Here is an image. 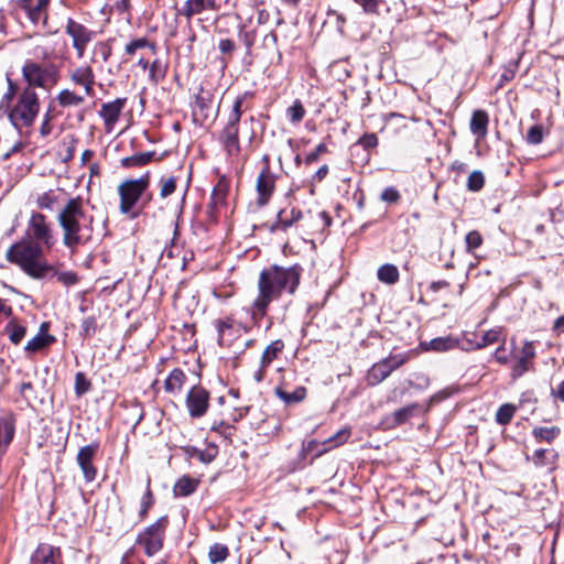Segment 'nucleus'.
Listing matches in <instances>:
<instances>
[{"label": "nucleus", "mask_w": 564, "mask_h": 564, "mask_svg": "<svg viewBox=\"0 0 564 564\" xmlns=\"http://www.w3.org/2000/svg\"><path fill=\"white\" fill-rule=\"evenodd\" d=\"M97 324L95 317L89 316L83 319L82 330L85 334V336H91L93 334H95Z\"/></svg>", "instance_id": "bf43d9fd"}, {"label": "nucleus", "mask_w": 564, "mask_h": 564, "mask_svg": "<svg viewBox=\"0 0 564 564\" xmlns=\"http://www.w3.org/2000/svg\"><path fill=\"white\" fill-rule=\"evenodd\" d=\"M126 104L127 98H117L101 105L99 116L104 120L106 132L110 133L113 130Z\"/></svg>", "instance_id": "ddd939ff"}, {"label": "nucleus", "mask_w": 564, "mask_h": 564, "mask_svg": "<svg viewBox=\"0 0 564 564\" xmlns=\"http://www.w3.org/2000/svg\"><path fill=\"white\" fill-rule=\"evenodd\" d=\"M358 3L365 13L367 14H378L379 6L383 3V0H355Z\"/></svg>", "instance_id": "5fc2aeb1"}, {"label": "nucleus", "mask_w": 564, "mask_h": 564, "mask_svg": "<svg viewBox=\"0 0 564 564\" xmlns=\"http://www.w3.org/2000/svg\"><path fill=\"white\" fill-rule=\"evenodd\" d=\"M246 95L238 96L232 105V109L228 115L227 124L225 126L220 139L225 145V149L229 155H237L240 152L239 147V121L242 116V106L245 102Z\"/></svg>", "instance_id": "423d86ee"}, {"label": "nucleus", "mask_w": 564, "mask_h": 564, "mask_svg": "<svg viewBox=\"0 0 564 564\" xmlns=\"http://www.w3.org/2000/svg\"><path fill=\"white\" fill-rule=\"evenodd\" d=\"M45 332L46 325L42 324L40 333L32 339H30L25 345V350L34 352L52 344L55 340V338L51 335L45 334Z\"/></svg>", "instance_id": "cd10ccee"}, {"label": "nucleus", "mask_w": 564, "mask_h": 564, "mask_svg": "<svg viewBox=\"0 0 564 564\" xmlns=\"http://www.w3.org/2000/svg\"><path fill=\"white\" fill-rule=\"evenodd\" d=\"M33 0H12L15 8L23 10L33 24H37L41 20L47 19V7L51 0H36V4L32 6Z\"/></svg>", "instance_id": "2eb2a0df"}, {"label": "nucleus", "mask_w": 564, "mask_h": 564, "mask_svg": "<svg viewBox=\"0 0 564 564\" xmlns=\"http://www.w3.org/2000/svg\"><path fill=\"white\" fill-rule=\"evenodd\" d=\"M144 47H150L152 51H155V45L153 43L149 42L145 37H139L124 46V53L129 56H132L138 50Z\"/></svg>", "instance_id": "37998d69"}, {"label": "nucleus", "mask_w": 564, "mask_h": 564, "mask_svg": "<svg viewBox=\"0 0 564 564\" xmlns=\"http://www.w3.org/2000/svg\"><path fill=\"white\" fill-rule=\"evenodd\" d=\"M449 286V283L445 280H440V281H434L431 283L430 285V289L433 291V292H438L443 289H446Z\"/></svg>", "instance_id": "774afa93"}, {"label": "nucleus", "mask_w": 564, "mask_h": 564, "mask_svg": "<svg viewBox=\"0 0 564 564\" xmlns=\"http://www.w3.org/2000/svg\"><path fill=\"white\" fill-rule=\"evenodd\" d=\"M154 155V152H142L131 156L123 158L121 165L123 167H134L148 164Z\"/></svg>", "instance_id": "c9c22d12"}, {"label": "nucleus", "mask_w": 564, "mask_h": 564, "mask_svg": "<svg viewBox=\"0 0 564 564\" xmlns=\"http://www.w3.org/2000/svg\"><path fill=\"white\" fill-rule=\"evenodd\" d=\"M283 349L284 343L281 339H276L272 341L269 346H267L261 356L260 362L262 365V368L269 367L271 362L279 356V354L282 352Z\"/></svg>", "instance_id": "2f4dec72"}, {"label": "nucleus", "mask_w": 564, "mask_h": 564, "mask_svg": "<svg viewBox=\"0 0 564 564\" xmlns=\"http://www.w3.org/2000/svg\"><path fill=\"white\" fill-rule=\"evenodd\" d=\"M275 395L281 399L286 405L295 404L302 402L307 394V390L305 387L300 386L294 389V391L290 392L286 390V383L275 387L274 389Z\"/></svg>", "instance_id": "4be33fe9"}, {"label": "nucleus", "mask_w": 564, "mask_h": 564, "mask_svg": "<svg viewBox=\"0 0 564 564\" xmlns=\"http://www.w3.org/2000/svg\"><path fill=\"white\" fill-rule=\"evenodd\" d=\"M176 189V177L169 176L160 180V196L166 198Z\"/></svg>", "instance_id": "de8ad7c7"}, {"label": "nucleus", "mask_w": 564, "mask_h": 564, "mask_svg": "<svg viewBox=\"0 0 564 564\" xmlns=\"http://www.w3.org/2000/svg\"><path fill=\"white\" fill-rule=\"evenodd\" d=\"M220 4L216 0H186L184 6L177 10L176 15L191 20L193 17L205 12H216Z\"/></svg>", "instance_id": "4468645a"}, {"label": "nucleus", "mask_w": 564, "mask_h": 564, "mask_svg": "<svg viewBox=\"0 0 564 564\" xmlns=\"http://www.w3.org/2000/svg\"><path fill=\"white\" fill-rule=\"evenodd\" d=\"M414 410V405H409L394 411L391 416L384 420V426L390 429L403 424L413 415Z\"/></svg>", "instance_id": "c85d7f7f"}, {"label": "nucleus", "mask_w": 564, "mask_h": 564, "mask_svg": "<svg viewBox=\"0 0 564 564\" xmlns=\"http://www.w3.org/2000/svg\"><path fill=\"white\" fill-rule=\"evenodd\" d=\"M411 352L391 354L382 359L389 367L390 371H394L410 360Z\"/></svg>", "instance_id": "58836bf2"}, {"label": "nucleus", "mask_w": 564, "mask_h": 564, "mask_svg": "<svg viewBox=\"0 0 564 564\" xmlns=\"http://www.w3.org/2000/svg\"><path fill=\"white\" fill-rule=\"evenodd\" d=\"M95 52L100 54L104 62H107L111 55V47L105 42H99L95 45Z\"/></svg>", "instance_id": "e2e57ef3"}, {"label": "nucleus", "mask_w": 564, "mask_h": 564, "mask_svg": "<svg viewBox=\"0 0 564 564\" xmlns=\"http://www.w3.org/2000/svg\"><path fill=\"white\" fill-rule=\"evenodd\" d=\"M59 557V549L43 543L33 553L31 564H57Z\"/></svg>", "instance_id": "412c9836"}, {"label": "nucleus", "mask_w": 564, "mask_h": 564, "mask_svg": "<svg viewBox=\"0 0 564 564\" xmlns=\"http://www.w3.org/2000/svg\"><path fill=\"white\" fill-rule=\"evenodd\" d=\"M561 434L558 426H536L532 430V435L536 442H546L551 444Z\"/></svg>", "instance_id": "473e14b6"}, {"label": "nucleus", "mask_w": 564, "mask_h": 564, "mask_svg": "<svg viewBox=\"0 0 564 564\" xmlns=\"http://www.w3.org/2000/svg\"><path fill=\"white\" fill-rule=\"evenodd\" d=\"M350 435L351 432L349 429L345 427L339 430L335 435H333L332 437L327 438L324 442V444L327 446L326 451L345 444L350 437Z\"/></svg>", "instance_id": "79ce46f5"}, {"label": "nucleus", "mask_w": 564, "mask_h": 564, "mask_svg": "<svg viewBox=\"0 0 564 564\" xmlns=\"http://www.w3.org/2000/svg\"><path fill=\"white\" fill-rule=\"evenodd\" d=\"M216 328L218 333V344L220 346H230L238 333V329L235 328L234 321L231 318L217 319Z\"/></svg>", "instance_id": "5701e85b"}, {"label": "nucleus", "mask_w": 564, "mask_h": 564, "mask_svg": "<svg viewBox=\"0 0 564 564\" xmlns=\"http://www.w3.org/2000/svg\"><path fill=\"white\" fill-rule=\"evenodd\" d=\"M465 242L467 251L473 252L475 249L481 246L482 237L479 231L471 230L466 235Z\"/></svg>", "instance_id": "3c124183"}, {"label": "nucleus", "mask_w": 564, "mask_h": 564, "mask_svg": "<svg viewBox=\"0 0 564 564\" xmlns=\"http://www.w3.org/2000/svg\"><path fill=\"white\" fill-rule=\"evenodd\" d=\"M381 199L387 203H397L400 198L399 192L393 187H387L381 193Z\"/></svg>", "instance_id": "052dcab7"}, {"label": "nucleus", "mask_w": 564, "mask_h": 564, "mask_svg": "<svg viewBox=\"0 0 564 564\" xmlns=\"http://www.w3.org/2000/svg\"><path fill=\"white\" fill-rule=\"evenodd\" d=\"M186 408L192 417H202L209 408V392L200 386H194L187 392Z\"/></svg>", "instance_id": "9b49d317"}, {"label": "nucleus", "mask_w": 564, "mask_h": 564, "mask_svg": "<svg viewBox=\"0 0 564 564\" xmlns=\"http://www.w3.org/2000/svg\"><path fill=\"white\" fill-rule=\"evenodd\" d=\"M228 192V184L224 181H219L218 184L215 186L213 194H212V200L215 205L221 204L225 202V198L227 196Z\"/></svg>", "instance_id": "603ef678"}, {"label": "nucleus", "mask_w": 564, "mask_h": 564, "mask_svg": "<svg viewBox=\"0 0 564 564\" xmlns=\"http://www.w3.org/2000/svg\"><path fill=\"white\" fill-rule=\"evenodd\" d=\"M150 184L149 173L139 178L126 180L118 186L120 212L129 214Z\"/></svg>", "instance_id": "0eeeda50"}, {"label": "nucleus", "mask_w": 564, "mask_h": 564, "mask_svg": "<svg viewBox=\"0 0 564 564\" xmlns=\"http://www.w3.org/2000/svg\"><path fill=\"white\" fill-rule=\"evenodd\" d=\"M229 555V550L225 544L215 543L209 547L208 560L212 564H217L226 561Z\"/></svg>", "instance_id": "e433bc0d"}, {"label": "nucleus", "mask_w": 564, "mask_h": 564, "mask_svg": "<svg viewBox=\"0 0 564 564\" xmlns=\"http://www.w3.org/2000/svg\"><path fill=\"white\" fill-rule=\"evenodd\" d=\"M489 116L485 110H475L473 112L469 129L478 139H482L488 133Z\"/></svg>", "instance_id": "b1692460"}, {"label": "nucleus", "mask_w": 564, "mask_h": 564, "mask_svg": "<svg viewBox=\"0 0 564 564\" xmlns=\"http://www.w3.org/2000/svg\"><path fill=\"white\" fill-rule=\"evenodd\" d=\"M52 272L56 275L57 281L66 286L74 285L77 282V275L73 271L56 272L53 269Z\"/></svg>", "instance_id": "4d7b16f0"}, {"label": "nucleus", "mask_w": 564, "mask_h": 564, "mask_svg": "<svg viewBox=\"0 0 564 564\" xmlns=\"http://www.w3.org/2000/svg\"><path fill=\"white\" fill-rule=\"evenodd\" d=\"M377 276L380 282L394 284L399 281V270L394 264L386 263L378 269Z\"/></svg>", "instance_id": "72a5a7b5"}, {"label": "nucleus", "mask_w": 564, "mask_h": 564, "mask_svg": "<svg viewBox=\"0 0 564 564\" xmlns=\"http://www.w3.org/2000/svg\"><path fill=\"white\" fill-rule=\"evenodd\" d=\"M326 151H327V147H326V144H325V143H319V144L315 148V150H314L313 152H311V153H308V154L306 155V158H305V162H306L307 164H312V163L316 162V161L319 159V156H321L322 154L326 153Z\"/></svg>", "instance_id": "13d9d810"}, {"label": "nucleus", "mask_w": 564, "mask_h": 564, "mask_svg": "<svg viewBox=\"0 0 564 564\" xmlns=\"http://www.w3.org/2000/svg\"><path fill=\"white\" fill-rule=\"evenodd\" d=\"M23 79L28 87H35L50 91L59 80L61 73L56 65H41L33 61H26L22 67Z\"/></svg>", "instance_id": "39448f33"}, {"label": "nucleus", "mask_w": 564, "mask_h": 564, "mask_svg": "<svg viewBox=\"0 0 564 564\" xmlns=\"http://www.w3.org/2000/svg\"><path fill=\"white\" fill-rule=\"evenodd\" d=\"M535 357V349L532 343L525 341L520 352L514 356V364L511 369V376L513 379L523 376L532 364Z\"/></svg>", "instance_id": "a211bd4d"}, {"label": "nucleus", "mask_w": 564, "mask_h": 564, "mask_svg": "<svg viewBox=\"0 0 564 564\" xmlns=\"http://www.w3.org/2000/svg\"><path fill=\"white\" fill-rule=\"evenodd\" d=\"M186 376L183 370L173 369L164 382V389L169 393H180L185 382Z\"/></svg>", "instance_id": "bb28decb"}, {"label": "nucleus", "mask_w": 564, "mask_h": 564, "mask_svg": "<svg viewBox=\"0 0 564 564\" xmlns=\"http://www.w3.org/2000/svg\"><path fill=\"white\" fill-rule=\"evenodd\" d=\"M26 235L30 240L43 243L47 249L52 248L54 240L46 217L40 213H33L28 223Z\"/></svg>", "instance_id": "1a4fd4ad"}, {"label": "nucleus", "mask_w": 564, "mask_h": 564, "mask_svg": "<svg viewBox=\"0 0 564 564\" xmlns=\"http://www.w3.org/2000/svg\"><path fill=\"white\" fill-rule=\"evenodd\" d=\"M91 388L90 381L86 378L83 372H77L75 376V393L77 397H82L88 392Z\"/></svg>", "instance_id": "8fccbe9b"}, {"label": "nucleus", "mask_w": 564, "mask_h": 564, "mask_svg": "<svg viewBox=\"0 0 564 564\" xmlns=\"http://www.w3.org/2000/svg\"><path fill=\"white\" fill-rule=\"evenodd\" d=\"M286 112L292 123H299L304 118L305 109L300 100H295L293 105L288 108Z\"/></svg>", "instance_id": "a18cd8bd"}, {"label": "nucleus", "mask_w": 564, "mask_h": 564, "mask_svg": "<svg viewBox=\"0 0 564 564\" xmlns=\"http://www.w3.org/2000/svg\"><path fill=\"white\" fill-rule=\"evenodd\" d=\"M274 186L275 175L271 173L269 167L263 169L257 178V202L259 206H264L269 202Z\"/></svg>", "instance_id": "6ab92c4d"}, {"label": "nucleus", "mask_w": 564, "mask_h": 564, "mask_svg": "<svg viewBox=\"0 0 564 564\" xmlns=\"http://www.w3.org/2000/svg\"><path fill=\"white\" fill-rule=\"evenodd\" d=\"M70 82L84 88L85 95L93 97L95 95V73L88 65H82L69 73Z\"/></svg>", "instance_id": "dca6fc26"}, {"label": "nucleus", "mask_w": 564, "mask_h": 564, "mask_svg": "<svg viewBox=\"0 0 564 564\" xmlns=\"http://www.w3.org/2000/svg\"><path fill=\"white\" fill-rule=\"evenodd\" d=\"M516 406L511 403L502 404L496 413L497 423L500 425L509 424L516 413Z\"/></svg>", "instance_id": "4c0bfd02"}, {"label": "nucleus", "mask_w": 564, "mask_h": 564, "mask_svg": "<svg viewBox=\"0 0 564 564\" xmlns=\"http://www.w3.org/2000/svg\"><path fill=\"white\" fill-rule=\"evenodd\" d=\"M194 113H198L203 119H207L213 115V96L208 91H202L196 96L194 105Z\"/></svg>", "instance_id": "a878e982"}, {"label": "nucleus", "mask_w": 564, "mask_h": 564, "mask_svg": "<svg viewBox=\"0 0 564 564\" xmlns=\"http://www.w3.org/2000/svg\"><path fill=\"white\" fill-rule=\"evenodd\" d=\"M485 176L481 171H473L467 178V188L471 192H478L484 187Z\"/></svg>", "instance_id": "49530a36"}, {"label": "nucleus", "mask_w": 564, "mask_h": 564, "mask_svg": "<svg viewBox=\"0 0 564 564\" xmlns=\"http://www.w3.org/2000/svg\"><path fill=\"white\" fill-rule=\"evenodd\" d=\"M167 519L162 517L139 534L138 543L144 546L147 555L152 556L162 549Z\"/></svg>", "instance_id": "6e6552de"}, {"label": "nucleus", "mask_w": 564, "mask_h": 564, "mask_svg": "<svg viewBox=\"0 0 564 564\" xmlns=\"http://www.w3.org/2000/svg\"><path fill=\"white\" fill-rule=\"evenodd\" d=\"M57 223L63 231V243L68 249H76L91 241L94 216L89 214L84 200L74 197L61 208Z\"/></svg>", "instance_id": "f03ea898"}, {"label": "nucleus", "mask_w": 564, "mask_h": 564, "mask_svg": "<svg viewBox=\"0 0 564 564\" xmlns=\"http://www.w3.org/2000/svg\"><path fill=\"white\" fill-rule=\"evenodd\" d=\"M56 100H57L58 105L63 108L78 107L82 104H84L85 97L76 94L75 91H73L68 88H65L58 93Z\"/></svg>", "instance_id": "c756f323"}, {"label": "nucleus", "mask_w": 564, "mask_h": 564, "mask_svg": "<svg viewBox=\"0 0 564 564\" xmlns=\"http://www.w3.org/2000/svg\"><path fill=\"white\" fill-rule=\"evenodd\" d=\"M65 33L70 36L73 47L75 48L78 58H82L87 45L93 41L95 32L74 19L68 18L65 25Z\"/></svg>", "instance_id": "9d476101"}, {"label": "nucleus", "mask_w": 564, "mask_h": 564, "mask_svg": "<svg viewBox=\"0 0 564 564\" xmlns=\"http://www.w3.org/2000/svg\"><path fill=\"white\" fill-rule=\"evenodd\" d=\"M302 268L297 264L284 268L271 265L260 272L258 295L251 305V317L258 322L267 315L269 305L281 297L283 292L293 294L300 284Z\"/></svg>", "instance_id": "f257e3e1"}, {"label": "nucleus", "mask_w": 564, "mask_h": 564, "mask_svg": "<svg viewBox=\"0 0 564 564\" xmlns=\"http://www.w3.org/2000/svg\"><path fill=\"white\" fill-rule=\"evenodd\" d=\"M494 357L501 365H507L509 362V357L505 354V339L495 350Z\"/></svg>", "instance_id": "0e129e2a"}, {"label": "nucleus", "mask_w": 564, "mask_h": 564, "mask_svg": "<svg viewBox=\"0 0 564 564\" xmlns=\"http://www.w3.org/2000/svg\"><path fill=\"white\" fill-rule=\"evenodd\" d=\"M8 90L3 95L0 109L8 112L11 123L19 130L29 128L33 124L40 111V100L34 89L25 87L17 98L15 104L10 107L13 96L17 91L15 84L7 76Z\"/></svg>", "instance_id": "7ed1b4c3"}, {"label": "nucleus", "mask_w": 564, "mask_h": 564, "mask_svg": "<svg viewBox=\"0 0 564 564\" xmlns=\"http://www.w3.org/2000/svg\"><path fill=\"white\" fill-rule=\"evenodd\" d=\"M527 142L532 145L540 144L544 139V129L541 124L532 126L527 133Z\"/></svg>", "instance_id": "09e8293b"}, {"label": "nucleus", "mask_w": 564, "mask_h": 564, "mask_svg": "<svg viewBox=\"0 0 564 564\" xmlns=\"http://www.w3.org/2000/svg\"><path fill=\"white\" fill-rule=\"evenodd\" d=\"M6 330L9 334L10 340L14 345H19L21 343V340L23 339V337L25 336V334H26V328L24 326L18 324L14 321H11L7 325Z\"/></svg>", "instance_id": "ea45409f"}, {"label": "nucleus", "mask_w": 564, "mask_h": 564, "mask_svg": "<svg viewBox=\"0 0 564 564\" xmlns=\"http://www.w3.org/2000/svg\"><path fill=\"white\" fill-rule=\"evenodd\" d=\"M113 9L118 13H128L131 9L130 0H116L113 3Z\"/></svg>", "instance_id": "69168bd1"}, {"label": "nucleus", "mask_w": 564, "mask_h": 564, "mask_svg": "<svg viewBox=\"0 0 564 564\" xmlns=\"http://www.w3.org/2000/svg\"><path fill=\"white\" fill-rule=\"evenodd\" d=\"M423 345L427 350L446 351L455 348L457 341L452 337H437Z\"/></svg>", "instance_id": "f704fd0d"}, {"label": "nucleus", "mask_w": 564, "mask_h": 564, "mask_svg": "<svg viewBox=\"0 0 564 564\" xmlns=\"http://www.w3.org/2000/svg\"><path fill=\"white\" fill-rule=\"evenodd\" d=\"M166 69L160 59H155L150 65L149 79L153 84H158L165 77Z\"/></svg>", "instance_id": "c03bdc74"}, {"label": "nucleus", "mask_w": 564, "mask_h": 564, "mask_svg": "<svg viewBox=\"0 0 564 564\" xmlns=\"http://www.w3.org/2000/svg\"><path fill=\"white\" fill-rule=\"evenodd\" d=\"M235 47H236V45H235L234 41H231L229 39H223L219 42V51L223 54H230L235 50Z\"/></svg>", "instance_id": "338daca9"}, {"label": "nucleus", "mask_w": 564, "mask_h": 564, "mask_svg": "<svg viewBox=\"0 0 564 564\" xmlns=\"http://www.w3.org/2000/svg\"><path fill=\"white\" fill-rule=\"evenodd\" d=\"M98 451V444L91 443L79 448L76 462L83 473L86 482H93L97 477V468L94 465V458Z\"/></svg>", "instance_id": "f8f14e48"}, {"label": "nucleus", "mask_w": 564, "mask_h": 564, "mask_svg": "<svg viewBox=\"0 0 564 564\" xmlns=\"http://www.w3.org/2000/svg\"><path fill=\"white\" fill-rule=\"evenodd\" d=\"M198 486V481L189 476L181 477L174 485L175 496L186 497L193 494Z\"/></svg>", "instance_id": "7c9ffc66"}, {"label": "nucleus", "mask_w": 564, "mask_h": 564, "mask_svg": "<svg viewBox=\"0 0 564 564\" xmlns=\"http://www.w3.org/2000/svg\"><path fill=\"white\" fill-rule=\"evenodd\" d=\"M304 218V214L296 209L291 208L290 210L282 209L278 213L276 221L271 226L270 230L272 232L283 230L285 231L293 225H297L300 227V224L302 223Z\"/></svg>", "instance_id": "aec40b11"}, {"label": "nucleus", "mask_w": 564, "mask_h": 564, "mask_svg": "<svg viewBox=\"0 0 564 564\" xmlns=\"http://www.w3.org/2000/svg\"><path fill=\"white\" fill-rule=\"evenodd\" d=\"M332 225V218L326 212H308L304 215L300 228L305 234L323 232Z\"/></svg>", "instance_id": "f3484780"}, {"label": "nucleus", "mask_w": 564, "mask_h": 564, "mask_svg": "<svg viewBox=\"0 0 564 564\" xmlns=\"http://www.w3.org/2000/svg\"><path fill=\"white\" fill-rule=\"evenodd\" d=\"M501 338V329L500 328H492L484 333L476 344V348H485L489 345H492L495 343L500 341Z\"/></svg>", "instance_id": "a19ab883"}, {"label": "nucleus", "mask_w": 564, "mask_h": 564, "mask_svg": "<svg viewBox=\"0 0 564 564\" xmlns=\"http://www.w3.org/2000/svg\"><path fill=\"white\" fill-rule=\"evenodd\" d=\"M358 143L366 149L376 148L378 145V137L375 133H366L359 139Z\"/></svg>", "instance_id": "680f3d73"}, {"label": "nucleus", "mask_w": 564, "mask_h": 564, "mask_svg": "<svg viewBox=\"0 0 564 564\" xmlns=\"http://www.w3.org/2000/svg\"><path fill=\"white\" fill-rule=\"evenodd\" d=\"M37 206L41 209L53 210L56 205V197L51 193H43L37 197Z\"/></svg>", "instance_id": "864d4df0"}, {"label": "nucleus", "mask_w": 564, "mask_h": 564, "mask_svg": "<svg viewBox=\"0 0 564 564\" xmlns=\"http://www.w3.org/2000/svg\"><path fill=\"white\" fill-rule=\"evenodd\" d=\"M6 257L9 262L19 265L33 279H42L53 271V267L44 260L41 245L30 239H22L12 245Z\"/></svg>", "instance_id": "20e7f679"}, {"label": "nucleus", "mask_w": 564, "mask_h": 564, "mask_svg": "<svg viewBox=\"0 0 564 564\" xmlns=\"http://www.w3.org/2000/svg\"><path fill=\"white\" fill-rule=\"evenodd\" d=\"M153 505V496L150 490V478L147 479V491L144 492L142 500H141V510L140 514L141 517H144L148 512V510Z\"/></svg>", "instance_id": "6e6d98bb"}, {"label": "nucleus", "mask_w": 564, "mask_h": 564, "mask_svg": "<svg viewBox=\"0 0 564 564\" xmlns=\"http://www.w3.org/2000/svg\"><path fill=\"white\" fill-rule=\"evenodd\" d=\"M391 375L389 367L380 360L372 365V367L367 372V383L369 386H377L381 383L384 379H387Z\"/></svg>", "instance_id": "393cba45"}]
</instances>
